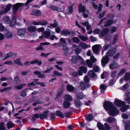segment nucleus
Returning a JSON list of instances; mask_svg holds the SVG:
<instances>
[{"mask_svg": "<svg viewBox=\"0 0 130 130\" xmlns=\"http://www.w3.org/2000/svg\"><path fill=\"white\" fill-rule=\"evenodd\" d=\"M103 106L107 113L111 116H113L116 115L119 113V110L117 109L116 107L110 102H105Z\"/></svg>", "mask_w": 130, "mask_h": 130, "instance_id": "obj_1", "label": "nucleus"}, {"mask_svg": "<svg viewBox=\"0 0 130 130\" xmlns=\"http://www.w3.org/2000/svg\"><path fill=\"white\" fill-rule=\"evenodd\" d=\"M33 0H27L25 4L22 3H18L13 5L12 9L13 13L15 14L17 12L19 8L25 5L26 6H27L30 2H32Z\"/></svg>", "mask_w": 130, "mask_h": 130, "instance_id": "obj_2", "label": "nucleus"}, {"mask_svg": "<svg viewBox=\"0 0 130 130\" xmlns=\"http://www.w3.org/2000/svg\"><path fill=\"white\" fill-rule=\"evenodd\" d=\"M115 105L117 106L121 107L125 105V103L124 101L120 100L117 98L115 99L114 101Z\"/></svg>", "mask_w": 130, "mask_h": 130, "instance_id": "obj_3", "label": "nucleus"}, {"mask_svg": "<svg viewBox=\"0 0 130 130\" xmlns=\"http://www.w3.org/2000/svg\"><path fill=\"white\" fill-rule=\"evenodd\" d=\"M102 47L100 44H96L92 47V50L93 52L95 54H98L100 51V49Z\"/></svg>", "mask_w": 130, "mask_h": 130, "instance_id": "obj_4", "label": "nucleus"}, {"mask_svg": "<svg viewBox=\"0 0 130 130\" xmlns=\"http://www.w3.org/2000/svg\"><path fill=\"white\" fill-rule=\"evenodd\" d=\"M26 31V29L25 28L20 29L17 31L18 34L20 36L23 37L25 34Z\"/></svg>", "mask_w": 130, "mask_h": 130, "instance_id": "obj_5", "label": "nucleus"}, {"mask_svg": "<svg viewBox=\"0 0 130 130\" xmlns=\"http://www.w3.org/2000/svg\"><path fill=\"white\" fill-rule=\"evenodd\" d=\"M108 61L109 58L107 56H106L105 57H103L101 61L102 66L103 67H104L108 62Z\"/></svg>", "mask_w": 130, "mask_h": 130, "instance_id": "obj_6", "label": "nucleus"}, {"mask_svg": "<svg viewBox=\"0 0 130 130\" xmlns=\"http://www.w3.org/2000/svg\"><path fill=\"white\" fill-rule=\"evenodd\" d=\"M79 46L83 49H86L91 47L90 45H88L83 42H81L80 43Z\"/></svg>", "mask_w": 130, "mask_h": 130, "instance_id": "obj_7", "label": "nucleus"}, {"mask_svg": "<svg viewBox=\"0 0 130 130\" xmlns=\"http://www.w3.org/2000/svg\"><path fill=\"white\" fill-rule=\"evenodd\" d=\"M116 50L115 49H111L108 51L107 53L106 56H112L114 55L116 53Z\"/></svg>", "mask_w": 130, "mask_h": 130, "instance_id": "obj_8", "label": "nucleus"}, {"mask_svg": "<svg viewBox=\"0 0 130 130\" xmlns=\"http://www.w3.org/2000/svg\"><path fill=\"white\" fill-rule=\"evenodd\" d=\"M85 6H83L82 3H80L79 5L78 6V12L79 13L81 12L83 13L85 12Z\"/></svg>", "mask_w": 130, "mask_h": 130, "instance_id": "obj_9", "label": "nucleus"}, {"mask_svg": "<svg viewBox=\"0 0 130 130\" xmlns=\"http://www.w3.org/2000/svg\"><path fill=\"white\" fill-rule=\"evenodd\" d=\"M88 74L90 77H92L94 79H96L97 77L96 74L92 70H91L88 72Z\"/></svg>", "mask_w": 130, "mask_h": 130, "instance_id": "obj_10", "label": "nucleus"}, {"mask_svg": "<svg viewBox=\"0 0 130 130\" xmlns=\"http://www.w3.org/2000/svg\"><path fill=\"white\" fill-rule=\"evenodd\" d=\"M31 14L36 16H39L41 15V13L40 11L35 10L32 11Z\"/></svg>", "mask_w": 130, "mask_h": 130, "instance_id": "obj_11", "label": "nucleus"}, {"mask_svg": "<svg viewBox=\"0 0 130 130\" xmlns=\"http://www.w3.org/2000/svg\"><path fill=\"white\" fill-rule=\"evenodd\" d=\"M50 8L53 10L59 12H61L62 11L60 8L56 6L51 5L50 6Z\"/></svg>", "mask_w": 130, "mask_h": 130, "instance_id": "obj_12", "label": "nucleus"}, {"mask_svg": "<svg viewBox=\"0 0 130 130\" xmlns=\"http://www.w3.org/2000/svg\"><path fill=\"white\" fill-rule=\"evenodd\" d=\"M118 67V66L117 63L114 62H112L109 66V68L111 69L116 68Z\"/></svg>", "mask_w": 130, "mask_h": 130, "instance_id": "obj_13", "label": "nucleus"}, {"mask_svg": "<svg viewBox=\"0 0 130 130\" xmlns=\"http://www.w3.org/2000/svg\"><path fill=\"white\" fill-rule=\"evenodd\" d=\"M5 37L7 38H10L12 36V35L11 33L7 30H5L4 32Z\"/></svg>", "mask_w": 130, "mask_h": 130, "instance_id": "obj_14", "label": "nucleus"}, {"mask_svg": "<svg viewBox=\"0 0 130 130\" xmlns=\"http://www.w3.org/2000/svg\"><path fill=\"white\" fill-rule=\"evenodd\" d=\"M27 30L31 32H35L37 30L36 27L32 26H29Z\"/></svg>", "mask_w": 130, "mask_h": 130, "instance_id": "obj_15", "label": "nucleus"}, {"mask_svg": "<svg viewBox=\"0 0 130 130\" xmlns=\"http://www.w3.org/2000/svg\"><path fill=\"white\" fill-rule=\"evenodd\" d=\"M30 63L32 64L37 63L39 65H41L42 63L41 60H38L37 59L31 61Z\"/></svg>", "mask_w": 130, "mask_h": 130, "instance_id": "obj_16", "label": "nucleus"}, {"mask_svg": "<svg viewBox=\"0 0 130 130\" xmlns=\"http://www.w3.org/2000/svg\"><path fill=\"white\" fill-rule=\"evenodd\" d=\"M14 82L16 84H18L21 83L20 78L18 76L15 77L14 79Z\"/></svg>", "mask_w": 130, "mask_h": 130, "instance_id": "obj_17", "label": "nucleus"}, {"mask_svg": "<svg viewBox=\"0 0 130 130\" xmlns=\"http://www.w3.org/2000/svg\"><path fill=\"white\" fill-rule=\"evenodd\" d=\"M85 63L88 67L90 68L92 67L93 63L90 61V60L87 59Z\"/></svg>", "mask_w": 130, "mask_h": 130, "instance_id": "obj_18", "label": "nucleus"}, {"mask_svg": "<svg viewBox=\"0 0 130 130\" xmlns=\"http://www.w3.org/2000/svg\"><path fill=\"white\" fill-rule=\"evenodd\" d=\"M26 85V84H22L21 85H18L15 86L14 88L18 90H20L22 89V88Z\"/></svg>", "mask_w": 130, "mask_h": 130, "instance_id": "obj_19", "label": "nucleus"}, {"mask_svg": "<svg viewBox=\"0 0 130 130\" xmlns=\"http://www.w3.org/2000/svg\"><path fill=\"white\" fill-rule=\"evenodd\" d=\"M14 61L15 63L17 64L18 65L21 66H23V64L21 62L20 58H18L15 59Z\"/></svg>", "mask_w": 130, "mask_h": 130, "instance_id": "obj_20", "label": "nucleus"}, {"mask_svg": "<svg viewBox=\"0 0 130 130\" xmlns=\"http://www.w3.org/2000/svg\"><path fill=\"white\" fill-rule=\"evenodd\" d=\"M63 104V107L66 108H69L70 105V103L66 101H64Z\"/></svg>", "mask_w": 130, "mask_h": 130, "instance_id": "obj_21", "label": "nucleus"}, {"mask_svg": "<svg viewBox=\"0 0 130 130\" xmlns=\"http://www.w3.org/2000/svg\"><path fill=\"white\" fill-rule=\"evenodd\" d=\"M108 28H106L104 29L100 34V36L103 37L107 34L109 32Z\"/></svg>", "mask_w": 130, "mask_h": 130, "instance_id": "obj_22", "label": "nucleus"}, {"mask_svg": "<svg viewBox=\"0 0 130 130\" xmlns=\"http://www.w3.org/2000/svg\"><path fill=\"white\" fill-rule=\"evenodd\" d=\"M61 33L62 35L66 36H67L70 35V32L67 30H62L61 31Z\"/></svg>", "mask_w": 130, "mask_h": 130, "instance_id": "obj_23", "label": "nucleus"}, {"mask_svg": "<svg viewBox=\"0 0 130 130\" xmlns=\"http://www.w3.org/2000/svg\"><path fill=\"white\" fill-rule=\"evenodd\" d=\"M60 41L61 42V44L62 46L67 45V43L64 38H61L60 39Z\"/></svg>", "mask_w": 130, "mask_h": 130, "instance_id": "obj_24", "label": "nucleus"}, {"mask_svg": "<svg viewBox=\"0 0 130 130\" xmlns=\"http://www.w3.org/2000/svg\"><path fill=\"white\" fill-rule=\"evenodd\" d=\"M120 109L121 111L122 112L126 111L127 109L129 107V106L128 105H125L122 107Z\"/></svg>", "mask_w": 130, "mask_h": 130, "instance_id": "obj_25", "label": "nucleus"}, {"mask_svg": "<svg viewBox=\"0 0 130 130\" xmlns=\"http://www.w3.org/2000/svg\"><path fill=\"white\" fill-rule=\"evenodd\" d=\"M14 124L11 121H8L7 123V127L8 129L12 128Z\"/></svg>", "mask_w": 130, "mask_h": 130, "instance_id": "obj_26", "label": "nucleus"}, {"mask_svg": "<svg viewBox=\"0 0 130 130\" xmlns=\"http://www.w3.org/2000/svg\"><path fill=\"white\" fill-rule=\"evenodd\" d=\"M76 96L78 99H81L84 97L85 95L83 93H79L77 94Z\"/></svg>", "mask_w": 130, "mask_h": 130, "instance_id": "obj_27", "label": "nucleus"}, {"mask_svg": "<svg viewBox=\"0 0 130 130\" xmlns=\"http://www.w3.org/2000/svg\"><path fill=\"white\" fill-rule=\"evenodd\" d=\"M115 120V119L114 118L111 117H109L107 118L106 121L109 123H112L114 122Z\"/></svg>", "mask_w": 130, "mask_h": 130, "instance_id": "obj_28", "label": "nucleus"}, {"mask_svg": "<svg viewBox=\"0 0 130 130\" xmlns=\"http://www.w3.org/2000/svg\"><path fill=\"white\" fill-rule=\"evenodd\" d=\"M66 88L67 90L69 91H72L74 89V87L72 85L68 84Z\"/></svg>", "mask_w": 130, "mask_h": 130, "instance_id": "obj_29", "label": "nucleus"}, {"mask_svg": "<svg viewBox=\"0 0 130 130\" xmlns=\"http://www.w3.org/2000/svg\"><path fill=\"white\" fill-rule=\"evenodd\" d=\"M71 61L72 63H75L77 62V57L75 56H73L71 59Z\"/></svg>", "mask_w": 130, "mask_h": 130, "instance_id": "obj_30", "label": "nucleus"}, {"mask_svg": "<svg viewBox=\"0 0 130 130\" xmlns=\"http://www.w3.org/2000/svg\"><path fill=\"white\" fill-rule=\"evenodd\" d=\"M39 117V115L38 113H36L34 114L32 117L31 120L33 122L35 121L36 118H38Z\"/></svg>", "mask_w": 130, "mask_h": 130, "instance_id": "obj_31", "label": "nucleus"}, {"mask_svg": "<svg viewBox=\"0 0 130 130\" xmlns=\"http://www.w3.org/2000/svg\"><path fill=\"white\" fill-rule=\"evenodd\" d=\"M124 80L125 81H127L130 79V73L129 72L126 73L124 75Z\"/></svg>", "mask_w": 130, "mask_h": 130, "instance_id": "obj_32", "label": "nucleus"}, {"mask_svg": "<svg viewBox=\"0 0 130 130\" xmlns=\"http://www.w3.org/2000/svg\"><path fill=\"white\" fill-rule=\"evenodd\" d=\"M78 37L82 40L83 41H86L88 39V37L84 36L79 35L78 36Z\"/></svg>", "mask_w": 130, "mask_h": 130, "instance_id": "obj_33", "label": "nucleus"}, {"mask_svg": "<svg viewBox=\"0 0 130 130\" xmlns=\"http://www.w3.org/2000/svg\"><path fill=\"white\" fill-rule=\"evenodd\" d=\"M113 22L112 20H109L108 21L104 24V26L106 27H108Z\"/></svg>", "mask_w": 130, "mask_h": 130, "instance_id": "obj_34", "label": "nucleus"}, {"mask_svg": "<svg viewBox=\"0 0 130 130\" xmlns=\"http://www.w3.org/2000/svg\"><path fill=\"white\" fill-rule=\"evenodd\" d=\"M6 128L5 127V124L3 122L0 123V130H5Z\"/></svg>", "mask_w": 130, "mask_h": 130, "instance_id": "obj_35", "label": "nucleus"}, {"mask_svg": "<svg viewBox=\"0 0 130 130\" xmlns=\"http://www.w3.org/2000/svg\"><path fill=\"white\" fill-rule=\"evenodd\" d=\"M3 21L5 23L9 24L10 22V19L8 17L6 16L3 18Z\"/></svg>", "mask_w": 130, "mask_h": 130, "instance_id": "obj_36", "label": "nucleus"}, {"mask_svg": "<svg viewBox=\"0 0 130 130\" xmlns=\"http://www.w3.org/2000/svg\"><path fill=\"white\" fill-rule=\"evenodd\" d=\"M63 47V50L64 52V54L66 55L69 52V48L66 46H64Z\"/></svg>", "mask_w": 130, "mask_h": 130, "instance_id": "obj_37", "label": "nucleus"}, {"mask_svg": "<svg viewBox=\"0 0 130 130\" xmlns=\"http://www.w3.org/2000/svg\"><path fill=\"white\" fill-rule=\"evenodd\" d=\"M56 115L58 116H59L60 117L63 118L64 117V116L62 114V112L58 110L56 111Z\"/></svg>", "mask_w": 130, "mask_h": 130, "instance_id": "obj_38", "label": "nucleus"}, {"mask_svg": "<svg viewBox=\"0 0 130 130\" xmlns=\"http://www.w3.org/2000/svg\"><path fill=\"white\" fill-rule=\"evenodd\" d=\"M53 73L54 75L59 77H61L63 75L61 73H59L57 71H54L53 72Z\"/></svg>", "mask_w": 130, "mask_h": 130, "instance_id": "obj_39", "label": "nucleus"}, {"mask_svg": "<svg viewBox=\"0 0 130 130\" xmlns=\"http://www.w3.org/2000/svg\"><path fill=\"white\" fill-rule=\"evenodd\" d=\"M14 55L13 53L11 52L7 54L5 57L3 59V60H5L7 58L11 57L12 56Z\"/></svg>", "mask_w": 130, "mask_h": 130, "instance_id": "obj_40", "label": "nucleus"}, {"mask_svg": "<svg viewBox=\"0 0 130 130\" xmlns=\"http://www.w3.org/2000/svg\"><path fill=\"white\" fill-rule=\"evenodd\" d=\"M126 71V69H122L120 72L119 73L118 75V76H121L123 75L124 73Z\"/></svg>", "mask_w": 130, "mask_h": 130, "instance_id": "obj_41", "label": "nucleus"}, {"mask_svg": "<svg viewBox=\"0 0 130 130\" xmlns=\"http://www.w3.org/2000/svg\"><path fill=\"white\" fill-rule=\"evenodd\" d=\"M44 35L45 37L47 38L49 37L51 35L50 31H46L44 33Z\"/></svg>", "mask_w": 130, "mask_h": 130, "instance_id": "obj_42", "label": "nucleus"}, {"mask_svg": "<svg viewBox=\"0 0 130 130\" xmlns=\"http://www.w3.org/2000/svg\"><path fill=\"white\" fill-rule=\"evenodd\" d=\"M75 103L76 107H79L81 105V103L80 101L78 100H76L74 101Z\"/></svg>", "mask_w": 130, "mask_h": 130, "instance_id": "obj_43", "label": "nucleus"}, {"mask_svg": "<svg viewBox=\"0 0 130 130\" xmlns=\"http://www.w3.org/2000/svg\"><path fill=\"white\" fill-rule=\"evenodd\" d=\"M64 99L66 100L70 101L72 100V98L70 95L66 94L65 96Z\"/></svg>", "mask_w": 130, "mask_h": 130, "instance_id": "obj_44", "label": "nucleus"}, {"mask_svg": "<svg viewBox=\"0 0 130 130\" xmlns=\"http://www.w3.org/2000/svg\"><path fill=\"white\" fill-rule=\"evenodd\" d=\"M97 126L100 130H106L104 129V126L101 123H99L97 124Z\"/></svg>", "mask_w": 130, "mask_h": 130, "instance_id": "obj_45", "label": "nucleus"}, {"mask_svg": "<svg viewBox=\"0 0 130 130\" xmlns=\"http://www.w3.org/2000/svg\"><path fill=\"white\" fill-rule=\"evenodd\" d=\"M40 25L42 26H45L47 24L48 22L45 20H44L39 21Z\"/></svg>", "mask_w": 130, "mask_h": 130, "instance_id": "obj_46", "label": "nucleus"}, {"mask_svg": "<svg viewBox=\"0 0 130 130\" xmlns=\"http://www.w3.org/2000/svg\"><path fill=\"white\" fill-rule=\"evenodd\" d=\"M16 22V19L15 18H13L10 22V25L11 26H13L15 24Z\"/></svg>", "mask_w": 130, "mask_h": 130, "instance_id": "obj_47", "label": "nucleus"}, {"mask_svg": "<svg viewBox=\"0 0 130 130\" xmlns=\"http://www.w3.org/2000/svg\"><path fill=\"white\" fill-rule=\"evenodd\" d=\"M93 70L96 72H99L100 71V69L99 66L97 65H94L93 66Z\"/></svg>", "mask_w": 130, "mask_h": 130, "instance_id": "obj_48", "label": "nucleus"}, {"mask_svg": "<svg viewBox=\"0 0 130 130\" xmlns=\"http://www.w3.org/2000/svg\"><path fill=\"white\" fill-rule=\"evenodd\" d=\"M80 86L81 87V89L83 90H84L86 88V84L85 83L83 82H82L80 83Z\"/></svg>", "mask_w": 130, "mask_h": 130, "instance_id": "obj_49", "label": "nucleus"}, {"mask_svg": "<svg viewBox=\"0 0 130 130\" xmlns=\"http://www.w3.org/2000/svg\"><path fill=\"white\" fill-rule=\"evenodd\" d=\"M11 4H8L5 9V11L6 12H8L11 8Z\"/></svg>", "mask_w": 130, "mask_h": 130, "instance_id": "obj_50", "label": "nucleus"}, {"mask_svg": "<svg viewBox=\"0 0 130 130\" xmlns=\"http://www.w3.org/2000/svg\"><path fill=\"white\" fill-rule=\"evenodd\" d=\"M125 125V130H130V121H128Z\"/></svg>", "mask_w": 130, "mask_h": 130, "instance_id": "obj_51", "label": "nucleus"}, {"mask_svg": "<svg viewBox=\"0 0 130 130\" xmlns=\"http://www.w3.org/2000/svg\"><path fill=\"white\" fill-rule=\"evenodd\" d=\"M79 70L84 73H86L87 71V68L84 66L80 67Z\"/></svg>", "mask_w": 130, "mask_h": 130, "instance_id": "obj_52", "label": "nucleus"}, {"mask_svg": "<svg viewBox=\"0 0 130 130\" xmlns=\"http://www.w3.org/2000/svg\"><path fill=\"white\" fill-rule=\"evenodd\" d=\"M90 60L93 64L97 60L96 59L93 55L90 56Z\"/></svg>", "mask_w": 130, "mask_h": 130, "instance_id": "obj_53", "label": "nucleus"}, {"mask_svg": "<svg viewBox=\"0 0 130 130\" xmlns=\"http://www.w3.org/2000/svg\"><path fill=\"white\" fill-rule=\"evenodd\" d=\"M81 49L79 47L76 48L74 50L75 54L77 55L79 54L81 52Z\"/></svg>", "mask_w": 130, "mask_h": 130, "instance_id": "obj_54", "label": "nucleus"}, {"mask_svg": "<svg viewBox=\"0 0 130 130\" xmlns=\"http://www.w3.org/2000/svg\"><path fill=\"white\" fill-rule=\"evenodd\" d=\"M42 103L40 100H37L35 101L34 103L32 104V105L34 106H35L37 104H42Z\"/></svg>", "mask_w": 130, "mask_h": 130, "instance_id": "obj_55", "label": "nucleus"}, {"mask_svg": "<svg viewBox=\"0 0 130 130\" xmlns=\"http://www.w3.org/2000/svg\"><path fill=\"white\" fill-rule=\"evenodd\" d=\"M67 12L69 14H71L73 12V8L72 6L69 7L67 10Z\"/></svg>", "mask_w": 130, "mask_h": 130, "instance_id": "obj_56", "label": "nucleus"}, {"mask_svg": "<svg viewBox=\"0 0 130 130\" xmlns=\"http://www.w3.org/2000/svg\"><path fill=\"white\" fill-rule=\"evenodd\" d=\"M72 40L73 42L75 43H78L80 41L79 39L77 37H73Z\"/></svg>", "mask_w": 130, "mask_h": 130, "instance_id": "obj_57", "label": "nucleus"}, {"mask_svg": "<svg viewBox=\"0 0 130 130\" xmlns=\"http://www.w3.org/2000/svg\"><path fill=\"white\" fill-rule=\"evenodd\" d=\"M118 34L116 35L113 37V44L115 43L118 40Z\"/></svg>", "mask_w": 130, "mask_h": 130, "instance_id": "obj_58", "label": "nucleus"}, {"mask_svg": "<svg viewBox=\"0 0 130 130\" xmlns=\"http://www.w3.org/2000/svg\"><path fill=\"white\" fill-rule=\"evenodd\" d=\"M106 11H104L102 12V13H100L98 16V18L100 19L103 17L104 15L106 14Z\"/></svg>", "mask_w": 130, "mask_h": 130, "instance_id": "obj_59", "label": "nucleus"}, {"mask_svg": "<svg viewBox=\"0 0 130 130\" xmlns=\"http://www.w3.org/2000/svg\"><path fill=\"white\" fill-rule=\"evenodd\" d=\"M26 92L24 91H22L20 93V95L23 97H25L27 95Z\"/></svg>", "mask_w": 130, "mask_h": 130, "instance_id": "obj_60", "label": "nucleus"}, {"mask_svg": "<svg viewBox=\"0 0 130 130\" xmlns=\"http://www.w3.org/2000/svg\"><path fill=\"white\" fill-rule=\"evenodd\" d=\"M39 117L41 119H43L44 118L47 117L46 115H45L44 114L41 113L39 114Z\"/></svg>", "mask_w": 130, "mask_h": 130, "instance_id": "obj_61", "label": "nucleus"}, {"mask_svg": "<svg viewBox=\"0 0 130 130\" xmlns=\"http://www.w3.org/2000/svg\"><path fill=\"white\" fill-rule=\"evenodd\" d=\"M100 88L102 90H104L106 89L107 86L106 85L102 84L100 85Z\"/></svg>", "mask_w": 130, "mask_h": 130, "instance_id": "obj_62", "label": "nucleus"}, {"mask_svg": "<svg viewBox=\"0 0 130 130\" xmlns=\"http://www.w3.org/2000/svg\"><path fill=\"white\" fill-rule=\"evenodd\" d=\"M93 118V117L92 115H90L87 116L86 119L87 120L90 121Z\"/></svg>", "mask_w": 130, "mask_h": 130, "instance_id": "obj_63", "label": "nucleus"}, {"mask_svg": "<svg viewBox=\"0 0 130 130\" xmlns=\"http://www.w3.org/2000/svg\"><path fill=\"white\" fill-rule=\"evenodd\" d=\"M37 31L39 32H43L44 31V28L43 27L38 28Z\"/></svg>", "mask_w": 130, "mask_h": 130, "instance_id": "obj_64", "label": "nucleus"}]
</instances>
